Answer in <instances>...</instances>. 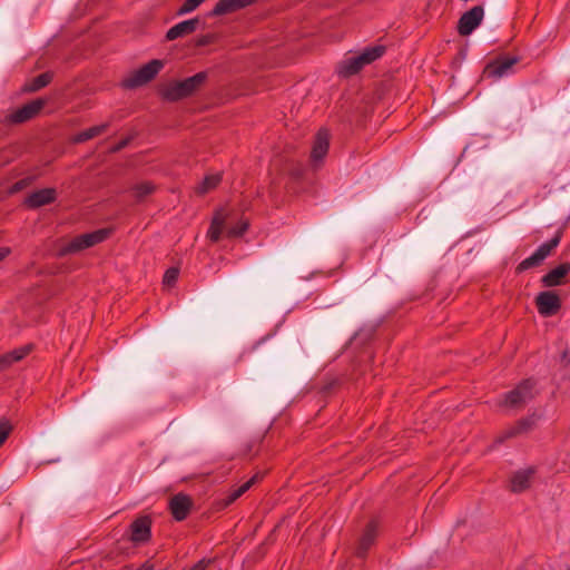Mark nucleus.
<instances>
[{
	"label": "nucleus",
	"instance_id": "17",
	"mask_svg": "<svg viewBox=\"0 0 570 570\" xmlns=\"http://www.w3.org/2000/svg\"><path fill=\"white\" fill-rule=\"evenodd\" d=\"M535 470L527 468L514 472L510 479V490L520 493L530 488Z\"/></svg>",
	"mask_w": 570,
	"mask_h": 570
},
{
	"label": "nucleus",
	"instance_id": "38",
	"mask_svg": "<svg viewBox=\"0 0 570 570\" xmlns=\"http://www.w3.org/2000/svg\"><path fill=\"white\" fill-rule=\"evenodd\" d=\"M215 179H216V184L219 181L220 177L219 175L216 173V176H215Z\"/></svg>",
	"mask_w": 570,
	"mask_h": 570
},
{
	"label": "nucleus",
	"instance_id": "30",
	"mask_svg": "<svg viewBox=\"0 0 570 570\" xmlns=\"http://www.w3.org/2000/svg\"><path fill=\"white\" fill-rule=\"evenodd\" d=\"M200 6L198 0H186L180 8L177 10L178 16L187 14Z\"/></svg>",
	"mask_w": 570,
	"mask_h": 570
},
{
	"label": "nucleus",
	"instance_id": "37",
	"mask_svg": "<svg viewBox=\"0 0 570 570\" xmlns=\"http://www.w3.org/2000/svg\"><path fill=\"white\" fill-rule=\"evenodd\" d=\"M209 42V37H203L198 40V45L199 46H204V45H207Z\"/></svg>",
	"mask_w": 570,
	"mask_h": 570
},
{
	"label": "nucleus",
	"instance_id": "34",
	"mask_svg": "<svg viewBox=\"0 0 570 570\" xmlns=\"http://www.w3.org/2000/svg\"><path fill=\"white\" fill-rule=\"evenodd\" d=\"M207 237L210 240H214V217L212 218V220L209 223V226H208V229H207Z\"/></svg>",
	"mask_w": 570,
	"mask_h": 570
},
{
	"label": "nucleus",
	"instance_id": "8",
	"mask_svg": "<svg viewBox=\"0 0 570 570\" xmlns=\"http://www.w3.org/2000/svg\"><path fill=\"white\" fill-rule=\"evenodd\" d=\"M484 18V9L482 6H474L465 11L458 22V32L461 36L471 35L482 22Z\"/></svg>",
	"mask_w": 570,
	"mask_h": 570
},
{
	"label": "nucleus",
	"instance_id": "23",
	"mask_svg": "<svg viewBox=\"0 0 570 570\" xmlns=\"http://www.w3.org/2000/svg\"><path fill=\"white\" fill-rule=\"evenodd\" d=\"M53 78L52 72H43L31 79L30 81L26 82L23 86V91L26 92H36L40 90L41 88L48 86Z\"/></svg>",
	"mask_w": 570,
	"mask_h": 570
},
{
	"label": "nucleus",
	"instance_id": "15",
	"mask_svg": "<svg viewBox=\"0 0 570 570\" xmlns=\"http://www.w3.org/2000/svg\"><path fill=\"white\" fill-rule=\"evenodd\" d=\"M150 528L151 520L149 517L145 515L136 519L130 525L131 541L135 543L147 542L151 535Z\"/></svg>",
	"mask_w": 570,
	"mask_h": 570
},
{
	"label": "nucleus",
	"instance_id": "21",
	"mask_svg": "<svg viewBox=\"0 0 570 570\" xmlns=\"http://www.w3.org/2000/svg\"><path fill=\"white\" fill-rule=\"evenodd\" d=\"M570 272V264L563 263L551 269L542 277V283L547 287H553L561 284L562 278Z\"/></svg>",
	"mask_w": 570,
	"mask_h": 570
},
{
	"label": "nucleus",
	"instance_id": "32",
	"mask_svg": "<svg viewBox=\"0 0 570 570\" xmlns=\"http://www.w3.org/2000/svg\"><path fill=\"white\" fill-rule=\"evenodd\" d=\"M214 186V177L212 175H207L202 185H199L196 191L199 195L207 193Z\"/></svg>",
	"mask_w": 570,
	"mask_h": 570
},
{
	"label": "nucleus",
	"instance_id": "10",
	"mask_svg": "<svg viewBox=\"0 0 570 570\" xmlns=\"http://www.w3.org/2000/svg\"><path fill=\"white\" fill-rule=\"evenodd\" d=\"M537 307L542 316H552L558 313L561 307L559 296L551 291L541 292L535 298Z\"/></svg>",
	"mask_w": 570,
	"mask_h": 570
},
{
	"label": "nucleus",
	"instance_id": "9",
	"mask_svg": "<svg viewBox=\"0 0 570 570\" xmlns=\"http://www.w3.org/2000/svg\"><path fill=\"white\" fill-rule=\"evenodd\" d=\"M330 147V132L326 129H321L315 136L312 151H311V164L314 168H317L325 156L327 155Z\"/></svg>",
	"mask_w": 570,
	"mask_h": 570
},
{
	"label": "nucleus",
	"instance_id": "33",
	"mask_svg": "<svg viewBox=\"0 0 570 570\" xmlns=\"http://www.w3.org/2000/svg\"><path fill=\"white\" fill-rule=\"evenodd\" d=\"M209 563H210V560L203 559V560L198 561L190 570H205V568Z\"/></svg>",
	"mask_w": 570,
	"mask_h": 570
},
{
	"label": "nucleus",
	"instance_id": "1",
	"mask_svg": "<svg viewBox=\"0 0 570 570\" xmlns=\"http://www.w3.org/2000/svg\"><path fill=\"white\" fill-rule=\"evenodd\" d=\"M216 243L222 238H238L248 227L247 219L239 215L234 208L216 209Z\"/></svg>",
	"mask_w": 570,
	"mask_h": 570
},
{
	"label": "nucleus",
	"instance_id": "18",
	"mask_svg": "<svg viewBox=\"0 0 570 570\" xmlns=\"http://www.w3.org/2000/svg\"><path fill=\"white\" fill-rule=\"evenodd\" d=\"M57 193L53 188H43L31 193L26 198V205L30 208H38L56 200Z\"/></svg>",
	"mask_w": 570,
	"mask_h": 570
},
{
	"label": "nucleus",
	"instance_id": "13",
	"mask_svg": "<svg viewBox=\"0 0 570 570\" xmlns=\"http://www.w3.org/2000/svg\"><path fill=\"white\" fill-rule=\"evenodd\" d=\"M168 507L173 518L176 521H183L191 509V500L188 495L178 493L169 500Z\"/></svg>",
	"mask_w": 570,
	"mask_h": 570
},
{
	"label": "nucleus",
	"instance_id": "36",
	"mask_svg": "<svg viewBox=\"0 0 570 570\" xmlns=\"http://www.w3.org/2000/svg\"><path fill=\"white\" fill-rule=\"evenodd\" d=\"M10 250L7 247H0V262L9 255Z\"/></svg>",
	"mask_w": 570,
	"mask_h": 570
},
{
	"label": "nucleus",
	"instance_id": "22",
	"mask_svg": "<svg viewBox=\"0 0 570 570\" xmlns=\"http://www.w3.org/2000/svg\"><path fill=\"white\" fill-rule=\"evenodd\" d=\"M255 1L256 0H219L216 3V14L233 12L254 3Z\"/></svg>",
	"mask_w": 570,
	"mask_h": 570
},
{
	"label": "nucleus",
	"instance_id": "16",
	"mask_svg": "<svg viewBox=\"0 0 570 570\" xmlns=\"http://www.w3.org/2000/svg\"><path fill=\"white\" fill-rule=\"evenodd\" d=\"M519 61L517 57H502L490 62L485 72L493 78H501L507 76L512 70V67Z\"/></svg>",
	"mask_w": 570,
	"mask_h": 570
},
{
	"label": "nucleus",
	"instance_id": "3",
	"mask_svg": "<svg viewBox=\"0 0 570 570\" xmlns=\"http://www.w3.org/2000/svg\"><path fill=\"white\" fill-rule=\"evenodd\" d=\"M384 52L385 47L381 45L365 48L361 53L342 60L337 66V72L342 77H351L357 73L364 66L381 58Z\"/></svg>",
	"mask_w": 570,
	"mask_h": 570
},
{
	"label": "nucleus",
	"instance_id": "11",
	"mask_svg": "<svg viewBox=\"0 0 570 570\" xmlns=\"http://www.w3.org/2000/svg\"><path fill=\"white\" fill-rule=\"evenodd\" d=\"M256 480L257 475H254L243 484L232 488L224 498L216 500V512L225 510L230 504H233L238 498H240L246 491H248L253 487Z\"/></svg>",
	"mask_w": 570,
	"mask_h": 570
},
{
	"label": "nucleus",
	"instance_id": "4",
	"mask_svg": "<svg viewBox=\"0 0 570 570\" xmlns=\"http://www.w3.org/2000/svg\"><path fill=\"white\" fill-rule=\"evenodd\" d=\"M110 230L102 228L73 237L59 248V256L79 253L106 240Z\"/></svg>",
	"mask_w": 570,
	"mask_h": 570
},
{
	"label": "nucleus",
	"instance_id": "39",
	"mask_svg": "<svg viewBox=\"0 0 570 570\" xmlns=\"http://www.w3.org/2000/svg\"><path fill=\"white\" fill-rule=\"evenodd\" d=\"M200 2V4L205 1V0H198Z\"/></svg>",
	"mask_w": 570,
	"mask_h": 570
},
{
	"label": "nucleus",
	"instance_id": "35",
	"mask_svg": "<svg viewBox=\"0 0 570 570\" xmlns=\"http://www.w3.org/2000/svg\"><path fill=\"white\" fill-rule=\"evenodd\" d=\"M128 139H124L121 141H119L114 148H112V151H119L121 150L122 148H125L127 145H128Z\"/></svg>",
	"mask_w": 570,
	"mask_h": 570
},
{
	"label": "nucleus",
	"instance_id": "7",
	"mask_svg": "<svg viewBox=\"0 0 570 570\" xmlns=\"http://www.w3.org/2000/svg\"><path fill=\"white\" fill-rule=\"evenodd\" d=\"M46 102L47 101L42 98L35 99V100L23 105L22 107H20L16 111L11 112L10 115H8L6 117V121L8 124H14V125L29 121L40 112V110L45 107Z\"/></svg>",
	"mask_w": 570,
	"mask_h": 570
},
{
	"label": "nucleus",
	"instance_id": "25",
	"mask_svg": "<svg viewBox=\"0 0 570 570\" xmlns=\"http://www.w3.org/2000/svg\"><path fill=\"white\" fill-rule=\"evenodd\" d=\"M156 186L151 181H140L131 186L130 191L137 202H141L145 197L153 194Z\"/></svg>",
	"mask_w": 570,
	"mask_h": 570
},
{
	"label": "nucleus",
	"instance_id": "31",
	"mask_svg": "<svg viewBox=\"0 0 570 570\" xmlns=\"http://www.w3.org/2000/svg\"><path fill=\"white\" fill-rule=\"evenodd\" d=\"M535 387H537V381L533 379H527V380H523L522 382H520V384L511 392H518V393L529 392Z\"/></svg>",
	"mask_w": 570,
	"mask_h": 570
},
{
	"label": "nucleus",
	"instance_id": "29",
	"mask_svg": "<svg viewBox=\"0 0 570 570\" xmlns=\"http://www.w3.org/2000/svg\"><path fill=\"white\" fill-rule=\"evenodd\" d=\"M12 431V425L7 419L0 420V446L6 442Z\"/></svg>",
	"mask_w": 570,
	"mask_h": 570
},
{
	"label": "nucleus",
	"instance_id": "24",
	"mask_svg": "<svg viewBox=\"0 0 570 570\" xmlns=\"http://www.w3.org/2000/svg\"><path fill=\"white\" fill-rule=\"evenodd\" d=\"M108 124H101V125H98V126H94V127H90L86 130H82L80 132H78L73 138H72V141L75 144H81V142H85L89 139H92L101 134H104L107 128H108Z\"/></svg>",
	"mask_w": 570,
	"mask_h": 570
},
{
	"label": "nucleus",
	"instance_id": "27",
	"mask_svg": "<svg viewBox=\"0 0 570 570\" xmlns=\"http://www.w3.org/2000/svg\"><path fill=\"white\" fill-rule=\"evenodd\" d=\"M333 389L348 390V389H351V386L347 385V380L345 376H334L327 382L323 392H328L330 390H333Z\"/></svg>",
	"mask_w": 570,
	"mask_h": 570
},
{
	"label": "nucleus",
	"instance_id": "2",
	"mask_svg": "<svg viewBox=\"0 0 570 570\" xmlns=\"http://www.w3.org/2000/svg\"><path fill=\"white\" fill-rule=\"evenodd\" d=\"M207 76V72L202 71L184 80L170 82L161 90V96L168 101L187 98L202 88Z\"/></svg>",
	"mask_w": 570,
	"mask_h": 570
},
{
	"label": "nucleus",
	"instance_id": "14",
	"mask_svg": "<svg viewBox=\"0 0 570 570\" xmlns=\"http://www.w3.org/2000/svg\"><path fill=\"white\" fill-rule=\"evenodd\" d=\"M200 24L202 20L199 18H193L181 21L168 29L166 33V39L168 41H173L178 38L191 35L193 32L199 29Z\"/></svg>",
	"mask_w": 570,
	"mask_h": 570
},
{
	"label": "nucleus",
	"instance_id": "26",
	"mask_svg": "<svg viewBox=\"0 0 570 570\" xmlns=\"http://www.w3.org/2000/svg\"><path fill=\"white\" fill-rule=\"evenodd\" d=\"M528 394H503V400L499 401V405L505 409H517L525 402Z\"/></svg>",
	"mask_w": 570,
	"mask_h": 570
},
{
	"label": "nucleus",
	"instance_id": "12",
	"mask_svg": "<svg viewBox=\"0 0 570 570\" xmlns=\"http://www.w3.org/2000/svg\"><path fill=\"white\" fill-rule=\"evenodd\" d=\"M33 350L32 344H27L0 355V372L13 367L17 363L27 357Z\"/></svg>",
	"mask_w": 570,
	"mask_h": 570
},
{
	"label": "nucleus",
	"instance_id": "28",
	"mask_svg": "<svg viewBox=\"0 0 570 570\" xmlns=\"http://www.w3.org/2000/svg\"><path fill=\"white\" fill-rule=\"evenodd\" d=\"M179 276V268L178 267H170L168 268L163 277V284L167 287H173Z\"/></svg>",
	"mask_w": 570,
	"mask_h": 570
},
{
	"label": "nucleus",
	"instance_id": "20",
	"mask_svg": "<svg viewBox=\"0 0 570 570\" xmlns=\"http://www.w3.org/2000/svg\"><path fill=\"white\" fill-rule=\"evenodd\" d=\"M533 425H534V420L533 419L522 420V421L518 422L517 424L505 429L497 438V442L501 443L504 440H508V439H511V438H515L518 435L527 433L528 431H530L532 429Z\"/></svg>",
	"mask_w": 570,
	"mask_h": 570
},
{
	"label": "nucleus",
	"instance_id": "5",
	"mask_svg": "<svg viewBox=\"0 0 570 570\" xmlns=\"http://www.w3.org/2000/svg\"><path fill=\"white\" fill-rule=\"evenodd\" d=\"M163 67V60L153 59L125 78L121 85L126 89H135L141 87L150 82L159 73Z\"/></svg>",
	"mask_w": 570,
	"mask_h": 570
},
{
	"label": "nucleus",
	"instance_id": "19",
	"mask_svg": "<svg viewBox=\"0 0 570 570\" xmlns=\"http://www.w3.org/2000/svg\"><path fill=\"white\" fill-rule=\"evenodd\" d=\"M376 533H377V524L375 521H371L361 539H360V542H358V546H357V549H356V554L357 557H364L365 553L367 552V550L371 548V546L374 543L375 541V538H376Z\"/></svg>",
	"mask_w": 570,
	"mask_h": 570
},
{
	"label": "nucleus",
	"instance_id": "6",
	"mask_svg": "<svg viewBox=\"0 0 570 570\" xmlns=\"http://www.w3.org/2000/svg\"><path fill=\"white\" fill-rule=\"evenodd\" d=\"M560 240L561 236L560 234H557L549 242L541 244L531 256L527 257L518 265L517 271L522 273L539 266L550 255L552 249H554L560 244Z\"/></svg>",
	"mask_w": 570,
	"mask_h": 570
}]
</instances>
